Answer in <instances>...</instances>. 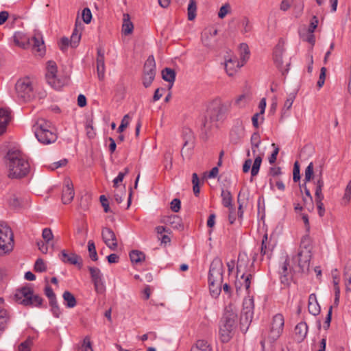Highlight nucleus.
<instances>
[{"instance_id":"32","label":"nucleus","mask_w":351,"mask_h":351,"mask_svg":"<svg viewBox=\"0 0 351 351\" xmlns=\"http://www.w3.org/2000/svg\"><path fill=\"white\" fill-rule=\"evenodd\" d=\"M315 184V201L323 200L324 195L322 194V188L324 186V180L322 177V171L319 173V177L316 182H314Z\"/></svg>"},{"instance_id":"39","label":"nucleus","mask_w":351,"mask_h":351,"mask_svg":"<svg viewBox=\"0 0 351 351\" xmlns=\"http://www.w3.org/2000/svg\"><path fill=\"white\" fill-rule=\"evenodd\" d=\"M295 98V96L294 94H290L289 95L288 98L285 101L284 106L282 109L281 119H282L284 117L287 116V111H289L291 109Z\"/></svg>"},{"instance_id":"34","label":"nucleus","mask_w":351,"mask_h":351,"mask_svg":"<svg viewBox=\"0 0 351 351\" xmlns=\"http://www.w3.org/2000/svg\"><path fill=\"white\" fill-rule=\"evenodd\" d=\"M222 204L223 206L228 208L229 210H233L232 196L228 190L222 189L221 191Z\"/></svg>"},{"instance_id":"60","label":"nucleus","mask_w":351,"mask_h":351,"mask_svg":"<svg viewBox=\"0 0 351 351\" xmlns=\"http://www.w3.org/2000/svg\"><path fill=\"white\" fill-rule=\"evenodd\" d=\"M273 147H275L274 150L273 151L272 154H271V156L269 157V162L270 164H274L275 163L276 160V158H277V156H278V154L279 152V148L278 147H277L275 143H272L271 145Z\"/></svg>"},{"instance_id":"15","label":"nucleus","mask_w":351,"mask_h":351,"mask_svg":"<svg viewBox=\"0 0 351 351\" xmlns=\"http://www.w3.org/2000/svg\"><path fill=\"white\" fill-rule=\"evenodd\" d=\"M243 305V308L240 319L241 324H250L253 317L254 299L252 298L245 299Z\"/></svg>"},{"instance_id":"7","label":"nucleus","mask_w":351,"mask_h":351,"mask_svg":"<svg viewBox=\"0 0 351 351\" xmlns=\"http://www.w3.org/2000/svg\"><path fill=\"white\" fill-rule=\"evenodd\" d=\"M310 243V239L308 235L302 237L300 248L304 247V250H300L294 259L298 261V266L302 272H307L309 270L311 252L308 248Z\"/></svg>"},{"instance_id":"12","label":"nucleus","mask_w":351,"mask_h":351,"mask_svg":"<svg viewBox=\"0 0 351 351\" xmlns=\"http://www.w3.org/2000/svg\"><path fill=\"white\" fill-rule=\"evenodd\" d=\"M285 324L284 317L278 313L273 317L269 338L271 341H276L282 334Z\"/></svg>"},{"instance_id":"61","label":"nucleus","mask_w":351,"mask_h":351,"mask_svg":"<svg viewBox=\"0 0 351 351\" xmlns=\"http://www.w3.org/2000/svg\"><path fill=\"white\" fill-rule=\"evenodd\" d=\"M317 25H318L317 17L315 16H313L311 20V23H310V25H309L307 32L314 33L315 29L317 27Z\"/></svg>"},{"instance_id":"55","label":"nucleus","mask_w":351,"mask_h":351,"mask_svg":"<svg viewBox=\"0 0 351 351\" xmlns=\"http://www.w3.org/2000/svg\"><path fill=\"white\" fill-rule=\"evenodd\" d=\"M293 180L295 182H297L300 180V165L298 161H295L293 165Z\"/></svg>"},{"instance_id":"23","label":"nucleus","mask_w":351,"mask_h":351,"mask_svg":"<svg viewBox=\"0 0 351 351\" xmlns=\"http://www.w3.org/2000/svg\"><path fill=\"white\" fill-rule=\"evenodd\" d=\"M289 266V261L288 257L285 259L283 263L281 269L280 270V279L282 284L285 286H289L292 280V275L288 271V267Z\"/></svg>"},{"instance_id":"38","label":"nucleus","mask_w":351,"mask_h":351,"mask_svg":"<svg viewBox=\"0 0 351 351\" xmlns=\"http://www.w3.org/2000/svg\"><path fill=\"white\" fill-rule=\"evenodd\" d=\"M197 12V2L195 0H190L188 8H187V15L188 20L193 21L196 17Z\"/></svg>"},{"instance_id":"18","label":"nucleus","mask_w":351,"mask_h":351,"mask_svg":"<svg viewBox=\"0 0 351 351\" xmlns=\"http://www.w3.org/2000/svg\"><path fill=\"white\" fill-rule=\"evenodd\" d=\"M249 259L245 254H239L237 260V275L241 274V278H243L245 275L252 273L251 269L253 267V263L248 268Z\"/></svg>"},{"instance_id":"19","label":"nucleus","mask_w":351,"mask_h":351,"mask_svg":"<svg viewBox=\"0 0 351 351\" xmlns=\"http://www.w3.org/2000/svg\"><path fill=\"white\" fill-rule=\"evenodd\" d=\"M226 111V107L222 104H219L215 107L210 108L208 110V116L209 117L210 122L215 123L223 120L225 118Z\"/></svg>"},{"instance_id":"2","label":"nucleus","mask_w":351,"mask_h":351,"mask_svg":"<svg viewBox=\"0 0 351 351\" xmlns=\"http://www.w3.org/2000/svg\"><path fill=\"white\" fill-rule=\"evenodd\" d=\"M10 178H21L29 171V164L18 150H9L5 156Z\"/></svg>"},{"instance_id":"10","label":"nucleus","mask_w":351,"mask_h":351,"mask_svg":"<svg viewBox=\"0 0 351 351\" xmlns=\"http://www.w3.org/2000/svg\"><path fill=\"white\" fill-rule=\"evenodd\" d=\"M13 233L7 226L0 228V250L8 253L12 250L14 247Z\"/></svg>"},{"instance_id":"64","label":"nucleus","mask_w":351,"mask_h":351,"mask_svg":"<svg viewBox=\"0 0 351 351\" xmlns=\"http://www.w3.org/2000/svg\"><path fill=\"white\" fill-rule=\"evenodd\" d=\"M241 23H242V25L243 27V32L245 33L249 32H250L252 30V25H251L248 18L245 17L242 20Z\"/></svg>"},{"instance_id":"16","label":"nucleus","mask_w":351,"mask_h":351,"mask_svg":"<svg viewBox=\"0 0 351 351\" xmlns=\"http://www.w3.org/2000/svg\"><path fill=\"white\" fill-rule=\"evenodd\" d=\"M242 61H239L234 56L226 58L225 69L229 76H232L241 66H243L246 61L245 56L242 57Z\"/></svg>"},{"instance_id":"41","label":"nucleus","mask_w":351,"mask_h":351,"mask_svg":"<svg viewBox=\"0 0 351 351\" xmlns=\"http://www.w3.org/2000/svg\"><path fill=\"white\" fill-rule=\"evenodd\" d=\"M191 351H212L208 343L205 340H198L195 346H193Z\"/></svg>"},{"instance_id":"25","label":"nucleus","mask_w":351,"mask_h":351,"mask_svg":"<svg viewBox=\"0 0 351 351\" xmlns=\"http://www.w3.org/2000/svg\"><path fill=\"white\" fill-rule=\"evenodd\" d=\"M83 27L81 22H79L77 20L75 22V28L73 29V32L71 34L70 40V46L73 48L76 47L81 39L82 36V31Z\"/></svg>"},{"instance_id":"45","label":"nucleus","mask_w":351,"mask_h":351,"mask_svg":"<svg viewBox=\"0 0 351 351\" xmlns=\"http://www.w3.org/2000/svg\"><path fill=\"white\" fill-rule=\"evenodd\" d=\"M261 162H262V157L260 156H257L254 159V161L252 169H251L252 176H256L258 173Z\"/></svg>"},{"instance_id":"40","label":"nucleus","mask_w":351,"mask_h":351,"mask_svg":"<svg viewBox=\"0 0 351 351\" xmlns=\"http://www.w3.org/2000/svg\"><path fill=\"white\" fill-rule=\"evenodd\" d=\"M8 320L9 316L7 311L0 308V336L5 330Z\"/></svg>"},{"instance_id":"9","label":"nucleus","mask_w":351,"mask_h":351,"mask_svg":"<svg viewBox=\"0 0 351 351\" xmlns=\"http://www.w3.org/2000/svg\"><path fill=\"white\" fill-rule=\"evenodd\" d=\"M156 62L153 56H149L145 62L143 73V84L145 88L149 87L156 76Z\"/></svg>"},{"instance_id":"56","label":"nucleus","mask_w":351,"mask_h":351,"mask_svg":"<svg viewBox=\"0 0 351 351\" xmlns=\"http://www.w3.org/2000/svg\"><path fill=\"white\" fill-rule=\"evenodd\" d=\"M32 344V339L30 338H28L19 346V351H30Z\"/></svg>"},{"instance_id":"51","label":"nucleus","mask_w":351,"mask_h":351,"mask_svg":"<svg viewBox=\"0 0 351 351\" xmlns=\"http://www.w3.org/2000/svg\"><path fill=\"white\" fill-rule=\"evenodd\" d=\"M130 171L128 167L124 169V172H119L118 176L114 179L113 183L114 186L117 187L119 182H121L126 174H128Z\"/></svg>"},{"instance_id":"24","label":"nucleus","mask_w":351,"mask_h":351,"mask_svg":"<svg viewBox=\"0 0 351 351\" xmlns=\"http://www.w3.org/2000/svg\"><path fill=\"white\" fill-rule=\"evenodd\" d=\"M97 71L99 80L104 79L105 75V61H104V51L101 48L97 49Z\"/></svg>"},{"instance_id":"28","label":"nucleus","mask_w":351,"mask_h":351,"mask_svg":"<svg viewBox=\"0 0 351 351\" xmlns=\"http://www.w3.org/2000/svg\"><path fill=\"white\" fill-rule=\"evenodd\" d=\"M133 29L134 25L131 21L130 14L124 13L123 14L122 34L125 36L130 35L133 32Z\"/></svg>"},{"instance_id":"30","label":"nucleus","mask_w":351,"mask_h":351,"mask_svg":"<svg viewBox=\"0 0 351 351\" xmlns=\"http://www.w3.org/2000/svg\"><path fill=\"white\" fill-rule=\"evenodd\" d=\"M308 326L306 322L298 323L295 328V334L299 341H303L306 337Z\"/></svg>"},{"instance_id":"5","label":"nucleus","mask_w":351,"mask_h":351,"mask_svg":"<svg viewBox=\"0 0 351 351\" xmlns=\"http://www.w3.org/2000/svg\"><path fill=\"white\" fill-rule=\"evenodd\" d=\"M35 136L43 145H49L57 140V134L51 123L45 119L38 120L33 126Z\"/></svg>"},{"instance_id":"50","label":"nucleus","mask_w":351,"mask_h":351,"mask_svg":"<svg viewBox=\"0 0 351 351\" xmlns=\"http://www.w3.org/2000/svg\"><path fill=\"white\" fill-rule=\"evenodd\" d=\"M34 270L36 272H43L47 270L46 265L41 258H38L34 264Z\"/></svg>"},{"instance_id":"59","label":"nucleus","mask_w":351,"mask_h":351,"mask_svg":"<svg viewBox=\"0 0 351 351\" xmlns=\"http://www.w3.org/2000/svg\"><path fill=\"white\" fill-rule=\"evenodd\" d=\"M129 115L126 114L123 117V119L121 120V124L118 128L119 132H122L128 125L129 124Z\"/></svg>"},{"instance_id":"13","label":"nucleus","mask_w":351,"mask_h":351,"mask_svg":"<svg viewBox=\"0 0 351 351\" xmlns=\"http://www.w3.org/2000/svg\"><path fill=\"white\" fill-rule=\"evenodd\" d=\"M285 51L284 43L279 41L274 49V61L278 69L285 75L288 72L289 69L287 66H289V63L286 65L283 64L282 55Z\"/></svg>"},{"instance_id":"11","label":"nucleus","mask_w":351,"mask_h":351,"mask_svg":"<svg viewBox=\"0 0 351 351\" xmlns=\"http://www.w3.org/2000/svg\"><path fill=\"white\" fill-rule=\"evenodd\" d=\"M58 69L55 62H47L46 80L47 83L53 88L58 90L63 86V82L56 75Z\"/></svg>"},{"instance_id":"22","label":"nucleus","mask_w":351,"mask_h":351,"mask_svg":"<svg viewBox=\"0 0 351 351\" xmlns=\"http://www.w3.org/2000/svg\"><path fill=\"white\" fill-rule=\"evenodd\" d=\"M75 192L73 190V184L69 180H65L64 186L62 189V201L64 204L71 202L73 199Z\"/></svg>"},{"instance_id":"3","label":"nucleus","mask_w":351,"mask_h":351,"mask_svg":"<svg viewBox=\"0 0 351 351\" xmlns=\"http://www.w3.org/2000/svg\"><path fill=\"white\" fill-rule=\"evenodd\" d=\"M14 44L19 47L26 49L32 47V50L37 52L39 56H43L45 51V47L43 36L40 33H35L29 38L26 34L17 32L13 36Z\"/></svg>"},{"instance_id":"20","label":"nucleus","mask_w":351,"mask_h":351,"mask_svg":"<svg viewBox=\"0 0 351 351\" xmlns=\"http://www.w3.org/2000/svg\"><path fill=\"white\" fill-rule=\"evenodd\" d=\"M217 30L215 28H208L204 31L202 35V42L208 48H213L217 43L216 36Z\"/></svg>"},{"instance_id":"54","label":"nucleus","mask_w":351,"mask_h":351,"mask_svg":"<svg viewBox=\"0 0 351 351\" xmlns=\"http://www.w3.org/2000/svg\"><path fill=\"white\" fill-rule=\"evenodd\" d=\"M250 142H251V146L259 147V146L261 143V136H260V134L258 132H254L252 134V135L251 136Z\"/></svg>"},{"instance_id":"14","label":"nucleus","mask_w":351,"mask_h":351,"mask_svg":"<svg viewBox=\"0 0 351 351\" xmlns=\"http://www.w3.org/2000/svg\"><path fill=\"white\" fill-rule=\"evenodd\" d=\"M92 281L94 284L95 290L99 294H103L106 291V287L103 280V274L97 267H89Z\"/></svg>"},{"instance_id":"35","label":"nucleus","mask_w":351,"mask_h":351,"mask_svg":"<svg viewBox=\"0 0 351 351\" xmlns=\"http://www.w3.org/2000/svg\"><path fill=\"white\" fill-rule=\"evenodd\" d=\"M64 304L67 308H73L77 304L76 299L73 294L69 291H65L62 294Z\"/></svg>"},{"instance_id":"43","label":"nucleus","mask_w":351,"mask_h":351,"mask_svg":"<svg viewBox=\"0 0 351 351\" xmlns=\"http://www.w3.org/2000/svg\"><path fill=\"white\" fill-rule=\"evenodd\" d=\"M88 250L90 258L93 261H96L98 259L97 254L95 248V243L93 240H89L88 242Z\"/></svg>"},{"instance_id":"33","label":"nucleus","mask_w":351,"mask_h":351,"mask_svg":"<svg viewBox=\"0 0 351 351\" xmlns=\"http://www.w3.org/2000/svg\"><path fill=\"white\" fill-rule=\"evenodd\" d=\"M344 284L347 292L351 291V261H348L344 269Z\"/></svg>"},{"instance_id":"6","label":"nucleus","mask_w":351,"mask_h":351,"mask_svg":"<svg viewBox=\"0 0 351 351\" xmlns=\"http://www.w3.org/2000/svg\"><path fill=\"white\" fill-rule=\"evenodd\" d=\"M14 297L18 304L25 306L40 308L42 306L43 298L38 294H34V289L31 286H25L18 289Z\"/></svg>"},{"instance_id":"47","label":"nucleus","mask_w":351,"mask_h":351,"mask_svg":"<svg viewBox=\"0 0 351 351\" xmlns=\"http://www.w3.org/2000/svg\"><path fill=\"white\" fill-rule=\"evenodd\" d=\"M93 121L92 119H88L86 122V134L88 138H92L95 136V133L93 128Z\"/></svg>"},{"instance_id":"46","label":"nucleus","mask_w":351,"mask_h":351,"mask_svg":"<svg viewBox=\"0 0 351 351\" xmlns=\"http://www.w3.org/2000/svg\"><path fill=\"white\" fill-rule=\"evenodd\" d=\"M192 182L193 184V193L195 196H197L199 193L200 188H199V178L196 173H193Z\"/></svg>"},{"instance_id":"62","label":"nucleus","mask_w":351,"mask_h":351,"mask_svg":"<svg viewBox=\"0 0 351 351\" xmlns=\"http://www.w3.org/2000/svg\"><path fill=\"white\" fill-rule=\"evenodd\" d=\"M267 239H268L267 234H265L263 237V239H262V243H261V254L262 256L267 254L268 252L267 245H266Z\"/></svg>"},{"instance_id":"4","label":"nucleus","mask_w":351,"mask_h":351,"mask_svg":"<svg viewBox=\"0 0 351 351\" xmlns=\"http://www.w3.org/2000/svg\"><path fill=\"white\" fill-rule=\"evenodd\" d=\"M223 274L222 261L220 258L215 257L211 262L208 274L209 289L213 297H217L221 291Z\"/></svg>"},{"instance_id":"1","label":"nucleus","mask_w":351,"mask_h":351,"mask_svg":"<svg viewBox=\"0 0 351 351\" xmlns=\"http://www.w3.org/2000/svg\"><path fill=\"white\" fill-rule=\"evenodd\" d=\"M237 319V308L232 304L227 306L219 326V336L222 343H228L232 338Z\"/></svg>"},{"instance_id":"63","label":"nucleus","mask_w":351,"mask_h":351,"mask_svg":"<svg viewBox=\"0 0 351 351\" xmlns=\"http://www.w3.org/2000/svg\"><path fill=\"white\" fill-rule=\"evenodd\" d=\"M180 200L179 199H173L171 202V209L175 212L177 213L180 209Z\"/></svg>"},{"instance_id":"8","label":"nucleus","mask_w":351,"mask_h":351,"mask_svg":"<svg viewBox=\"0 0 351 351\" xmlns=\"http://www.w3.org/2000/svg\"><path fill=\"white\" fill-rule=\"evenodd\" d=\"M15 91L19 99L30 101L34 97L32 82L28 77L19 79L15 84Z\"/></svg>"},{"instance_id":"36","label":"nucleus","mask_w":351,"mask_h":351,"mask_svg":"<svg viewBox=\"0 0 351 351\" xmlns=\"http://www.w3.org/2000/svg\"><path fill=\"white\" fill-rule=\"evenodd\" d=\"M130 258L132 263L138 264L145 261V254L139 250H132L130 253Z\"/></svg>"},{"instance_id":"52","label":"nucleus","mask_w":351,"mask_h":351,"mask_svg":"<svg viewBox=\"0 0 351 351\" xmlns=\"http://www.w3.org/2000/svg\"><path fill=\"white\" fill-rule=\"evenodd\" d=\"M308 312L313 315H317L320 313V306L318 302H313L308 304Z\"/></svg>"},{"instance_id":"48","label":"nucleus","mask_w":351,"mask_h":351,"mask_svg":"<svg viewBox=\"0 0 351 351\" xmlns=\"http://www.w3.org/2000/svg\"><path fill=\"white\" fill-rule=\"evenodd\" d=\"M49 305L51 308V311L53 315L56 317H59L60 315H61V310L58 304L57 300L49 302Z\"/></svg>"},{"instance_id":"26","label":"nucleus","mask_w":351,"mask_h":351,"mask_svg":"<svg viewBox=\"0 0 351 351\" xmlns=\"http://www.w3.org/2000/svg\"><path fill=\"white\" fill-rule=\"evenodd\" d=\"M252 278V273H248L245 275L243 278H241V280H237L235 282L236 291L237 293L241 289L243 286L245 290L249 293V289L250 288L251 280Z\"/></svg>"},{"instance_id":"53","label":"nucleus","mask_w":351,"mask_h":351,"mask_svg":"<svg viewBox=\"0 0 351 351\" xmlns=\"http://www.w3.org/2000/svg\"><path fill=\"white\" fill-rule=\"evenodd\" d=\"M82 16L83 21L85 23L88 24L89 23H90L92 19V14L90 10L88 8H85L82 10Z\"/></svg>"},{"instance_id":"44","label":"nucleus","mask_w":351,"mask_h":351,"mask_svg":"<svg viewBox=\"0 0 351 351\" xmlns=\"http://www.w3.org/2000/svg\"><path fill=\"white\" fill-rule=\"evenodd\" d=\"M9 204L14 208H20L23 206V199L16 195L13 194L10 197Z\"/></svg>"},{"instance_id":"27","label":"nucleus","mask_w":351,"mask_h":351,"mask_svg":"<svg viewBox=\"0 0 351 351\" xmlns=\"http://www.w3.org/2000/svg\"><path fill=\"white\" fill-rule=\"evenodd\" d=\"M182 136L184 141L182 149L186 147L189 149H192L194 146L195 137L191 130L189 128L184 129Z\"/></svg>"},{"instance_id":"31","label":"nucleus","mask_w":351,"mask_h":351,"mask_svg":"<svg viewBox=\"0 0 351 351\" xmlns=\"http://www.w3.org/2000/svg\"><path fill=\"white\" fill-rule=\"evenodd\" d=\"M162 79L169 82V89L170 90L176 80V72L173 69L170 68H165L162 71Z\"/></svg>"},{"instance_id":"29","label":"nucleus","mask_w":351,"mask_h":351,"mask_svg":"<svg viewBox=\"0 0 351 351\" xmlns=\"http://www.w3.org/2000/svg\"><path fill=\"white\" fill-rule=\"evenodd\" d=\"M10 121V112L4 108H0V135L5 132L7 125Z\"/></svg>"},{"instance_id":"57","label":"nucleus","mask_w":351,"mask_h":351,"mask_svg":"<svg viewBox=\"0 0 351 351\" xmlns=\"http://www.w3.org/2000/svg\"><path fill=\"white\" fill-rule=\"evenodd\" d=\"M42 237L47 243H49L53 238L51 230L48 228H44L43 230Z\"/></svg>"},{"instance_id":"21","label":"nucleus","mask_w":351,"mask_h":351,"mask_svg":"<svg viewBox=\"0 0 351 351\" xmlns=\"http://www.w3.org/2000/svg\"><path fill=\"white\" fill-rule=\"evenodd\" d=\"M60 260L64 263L76 265L79 269L82 267V258L75 253L68 254L66 250H62L59 256Z\"/></svg>"},{"instance_id":"37","label":"nucleus","mask_w":351,"mask_h":351,"mask_svg":"<svg viewBox=\"0 0 351 351\" xmlns=\"http://www.w3.org/2000/svg\"><path fill=\"white\" fill-rule=\"evenodd\" d=\"M77 351H93L90 338L86 336L80 344L76 346Z\"/></svg>"},{"instance_id":"42","label":"nucleus","mask_w":351,"mask_h":351,"mask_svg":"<svg viewBox=\"0 0 351 351\" xmlns=\"http://www.w3.org/2000/svg\"><path fill=\"white\" fill-rule=\"evenodd\" d=\"M314 178V165L311 162L305 169L304 182H308Z\"/></svg>"},{"instance_id":"17","label":"nucleus","mask_w":351,"mask_h":351,"mask_svg":"<svg viewBox=\"0 0 351 351\" xmlns=\"http://www.w3.org/2000/svg\"><path fill=\"white\" fill-rule=\"evenodd\" d=\"M101 237L105 244L112 250H117L118 241L114 232L110 228L105 227L101 230Z\"/></svg>"},{"instance_id":"49","label":"nucleus","mask_w":351,"mask_h":351,"mask_svg":"<svg viewBox=\"0 0 351 351\" xmlns=\"http://www.w3.org/2000/svg\"><path fill=\"white\" fill-rule=\"evenodd\" d=\"M230 10L231 8L229 3L223 5L219 10L218 17L221 19H223L228 13L230 12Z\"/></svg>"},{"instance_id":"58","label":"nucleus","mask_w":351,"mask_h":351,"mask_svg":"<svg viewBox=\"0 0 351 351\" xmlns=\"http://www.w3.org/2000/svg\"><path fill=\"white\" fill-rule=\"evenodd\" d=\"M44 291L45 295L49 298V302L56 300V295L52 288L49 285H47L45 286Z\"/></svg>"}]
</instances>
